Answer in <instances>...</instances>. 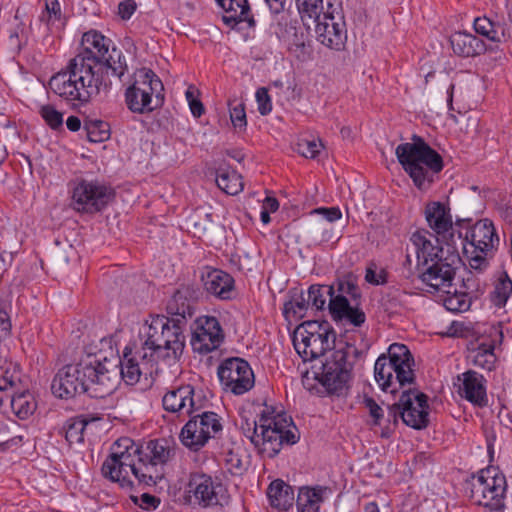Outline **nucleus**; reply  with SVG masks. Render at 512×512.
<instances>
[{
    "mask_svg": "<svg viewBox=\"0 0 512 512\" xmlns=\"http://www.w3.org/2000/svg\"><path fill=\"white\" fill-rule=\"evenodd\" d=\"M116 368L101 351L87 352L77 363L67 364L58 371L52 381V392L64 399L84 393L103 399L116 388Z\"/></svg>",
    "mask_w": 512,
    "mask_h": 512,
    "instance_id": "1",
    "label": "nucleus"
},
{
    "mask_svg": "<svg viewBox=\"0 0 512 512\" xmlns=\"http://www.w3.org/2000/svg\"><path fill=\"white\" fill-rule=\"evenodd\" d=\"M292 340L295 350L304 362L317 359L333 348L325 362L321 363V372L315 373V378L330 394L340 395L348 388L355 361L362 354L355 344L340 341L338 346H335L336 336H315Z\"/></svg>",
    "mask_w": 512,
    "mask_h": 512,
    "instance_id": "2",
    "label": "nucleus"
},
{
    "mask_svg": "<svg viewBox=\"0 0 512 512\" xmlns=\"http://www.w3.org/2000/svg\"><path fill=\"white\" fill-rule=\"evenodd\" d=\"M186 325L164 315L151 317L139 333L140 346L137 354L143 363L159 360H178L185 348Z\"/></svg>",
    "mask_w": 512,
    "mask_h": 512,
    "instance_id": "3",
    "label": "nucleus"
},
{
    "mask_svg": "<svg viewBox=\"0 0 512 512\" xmlns=\"http://www.w3.org/2000/svg\"><path fill=\"white\" fill-rule=\"evenodd\" d=\"M102 84L99 71L93 70L80 57L70 59L66 68L52 76L49 81L51 90L73 105L76 102H89L93 96L99 94Z\"/></svg>",
    "mask_w": 512,
    "mask_h": 512,
    "instance_id": "4",
    "label": "nucleus"
},
{
    "mask_svg": "<svg viewBox=\"0 0 512 512\" xmlns=\"http://www.w3.org/2000/svg\"><path fill=\"white\" fill-rule=\"evenodd\" d=\"M412 140V143L399 144L395 154L414 185L425 189L433 182V175L443 169V159L423 138L414 135Z\"/></svg>",
    "mask_w": 512,
    "mask_h": 512,
    "instance_id": "5",
    "label": "nucleus"
},
{
    "mask_svg": "<svg viewBox=\"0 0 512 512\" xmlns=\"http://www.w3.org/2000/svg\"><path fill=\"white\" fill-rule=\"evenodd\" d=\"M414 358L404 344L393 343L388 354L380 355L374 365V377L382 391L395 394L415 381Z\"/></svg>",
    "mask_w": 512,
    "mask_h": 512,
    "instance_id": "6",
    "label": "nucleus"
},
{
    "mask_svg": "<svg viewBox=\"0 0 512 512\" xmlns=\"http://www.w3.org/2000/svg\"><path fill=\"white\" fill-rule=\"evenodd\" d=\"M118 446L130 447L135 452L136 473L140 475V483L145 485L156 484L163 476V466L175 455L174 448L164 438L135 444L132 439L124 437L118 439Z\"/></svg>",
    "mask_w": 512,
    "mask_h": 512,
    "instance_id": "7",
    "label": "nucleus"
},
{
    "mask_svg": "<svg viewBox=\"0 0 512 512\" xmlns=\"http://www.w3.org/2000/svg\"><path fill=\"white\" fill-rule=\"evenodd\" d=\"M463 228L466 232L462 234V242L458 244L463 247L470 267L482 271L488 266V258L493 257L500 243L494 223L484 218L470 226L469 222L465 221Z\"/></svg>",
    "mask_w": 512,
    "mask_h": 512,
    "instance_id": "8",
    "label": "nucleus"
},
{
    "mask_svg": "<svg viewBox=\"0 0 512 512\" xmlns=\"http://www.w3.org/2000/svg\"><path fill=\"white\" fill-rule=\"evenodd\" d=\"M125 104L135 114H148L164 104V86L154 71L139 69L134 74L133 83L127 87Z\"/></svg>",
    "mask_w": 512,
    "mask_h": 512,
    "instance_id": "9",
    "label": "nucleus"
},
{
    "mask_svg": "<svg viewBox=\"0 0 512 512\" xmlns=\"http://www.w3.org/2000/svg\"><path fill=\"white\" fill-rule=\"evenodd\" d=\"M258 439L259 443L255 446L258 452L264 457L274 458L281 451L284 444H296L300 435L292 419L285 414L269 416L263 411L260 416Z\"/></svg>",
    "mask_w": 512,
    "mask_h": 512,
    "instance_id": "10",
    "label": "nucleus"
},
{
    "mask_svg": "<svg viewBox=\"0 0 512 512\" xmlns=\"http://www.w3.org/2000/svg\"><path fill=\"white\" fill-rule=\"evenodd\" d=\"M186 493L189 502L201 508L223 507L230 500L228 489L222 480L202 472L190 474Z\"/></svg>",
    "mask_w": 512,
    "mask_h": 512,
    "instance_id": "11",
    "label": "nucleus"
},
{
    "mask_svg": "<svg viewBox=\"0 0 512 512\" xmlns=\"http://www.w3.org/2000/svg\"><path fill=\"white\" fill-rule=\"evenodd\" d=\"M424 216L436 242L445 244L447 248L458 249V242H462L465 220L453 223L450 207L439 201L428 202L424 208Z\"/></svg>",
    "mask_w": 512,
    "mask_h": 512,
    "instance_id": "12",
    "label": "nucleus"
},
{
    "mask_svg": "<svg viewBox=\"0 0 512 512\" xmlns=\"http://www.w3.org/2000/svg\"><path fill=\"white\" fill-rule=\"evenodd\" d=\"M506 488L503 474H498L494 469H485L472 477L470 497L474 503L491 511H503Z\"/></svg>",
    "mask_w": 512,
    "mask_h": 512,
    "instance_id": "13",
    "label": "nucleus"
},
{
    "mask_svg": "<svg viewBox=\"0 0 512 512\" xmlns=\"http://www.w3.org/2000/svg\"><path fill=\"white\" fill-rule=\"evenodd\" d=\"M115 198L113 188L98 180L79 179L72 189L73 208L81 213L101 212Z\"/></svg>",
    "mask_w": 512,
    "mask_h": 512,
    "instance_id": "14",
    "label": "nucleus"
},
{
    "mask_svg": "<svg viewBox=\"0 0 512 512\" xmlns=\"http://www.w3.org/2000/svg\"><path fill=\"white\" fill-rule=\"evenodd\" d=\"M398 415L407 426L417 430L426 428L429 424L428 396L416 390L404 391L399 402L389 407L388 417L394 423Z\"/></svg>",
    "mask_w": 512,
    "mask_h": 512,
    "instance_id": "15",
    "label": "nucleus"
},
{
    "mask_svg": "<svg viewBox=\"0 0 512 512\" xmlns=\"http://www.w3.org/2000/svg\"><path fill=\"white\" fill-rule=\"evenodd\" d=\"M136 469L138 466L135 452L130 447H119L117 440L113 444L111 454L103 462L101 472L104 478L118 483L122 488H131L133 481L130 474L140 483V475L136 473Z\"/></svg>",
    "mask_w": 512,
    "mask_h": 512,
    "instance_id": "16",
    "label": "nucleus"
},
{
    "mask_svg": "<svg viewBox=\"0 0 512 512\" xmlns=\"http://www.w3.org/2000/svg\"><path fill=\"white\" fill-rule=\"evenodd\" d=\"M219 381L226 392L242 395L253 388L254 373L249 363L238 357L225 359L217 370Z\"/></svg>",
    "mask_w": 512,
    "mask_h": 512,
    "instance_id": "17",
    "label": "nucleus"
},
{
    "mask_svg": "<svg viewBox=\"0 0 512 512\" xmlns=\"http://www.w3.org/2000/svg\"><path fill=\"white\" fill-rule=\"evenodd\" d=\"M315 33L322 45L336 51L344 49L347 30L341 10L332 3H328L323 16L316 20Z\"/></svg>",
    "mask_w": 512,
    "mask_h": 512,
    "instance_id": "18",
    "label": "nucleus"
},
{
    "mask_svg": "<svg viewBox=\"0 0 512 512\" xmlns=\"http://www.w3.org/2000/svg\"><path fill=\"white\" fill-rule=\"evenodd\" d=\"M460 261L458 249L447 248L445 258L438 259V261L429 263L426 266H421L419 278L434 291L443 290L452 285L455 277V265L460 263Z\"/></svg>",
    "mask_w": 512,
    "mask_h": 512,
    "instance_id": "19",
    "label": "nucleus"
},
{
    "mask_svg": "<svg viewBox=\"0 0 512 512\" xmlns=\"http://www.w3.org/2000/svg\"><path fill=\"white\" fill-rule=\"evenodd\" d=\"M20 384L18 373L5 370L0 374V392H10L7 397L10 399L11 409L18 418L24 420L34 413L37 404L29 391L17 392Z\"/></svg>",
    "mask_w": 512,
    "mask_h": 512,
    "instance_id": "20",
    "label": "nucleus"
},
{
    "mask_svg": "<svg viewBox=\"0 0 512 512\" xmlns=\"http://www.w3.org/2000/svg\"><path fill=\"white\" fill-rule=\"evenodd\" d=\"M201 291L192 284H182L175 290L166 305L168 318L187 325L196 311Z\"/></svg>",
    "mask_w": 512,
    "mask_h": 512,
    "instance_id": "21",
    "label": "nucleus"
},
{
    "mask_svg": "<svg viewBox=\"0 0 512 512\" xmlns=\"http://www.w3.org/2000/svg\"><path fill=\"white\" fill-rule=\"evenodd\" d=\"M223 340L224 334L216 317L202 316L196 319L191 336L194 351L207 354L218 349Z\"/></svg>",
    "mask_w": 512,
    "mask_h": 512,
    "instance_id": "22",
    "label": "nucleus"
},
{
    "mask_svg": "<svg viewBox=\"0 0 512 512\" xmlns=\"http://www.w3.org/2000/svg\"><path fill=\"white\" fill-rule=\"evenodd\" d=\"M163 409L178 416L192 414L201 409L195 400V388L191 384L173 386L162 397Z\"/></svg>",
    "mask_w": 512,
    "mask_h": 512,
    "instance_id": "23",
    "label": "nucleus"
},
{
    "mask_svg": "<svg viewBox=\"0 0 512 512\" xmlns=\"http://www.w3.org/2000/svg\"><path fill=\"white\" fill-rule=\"evenodd\" d=\"M487 380L474 370H467L457 376V392L461 398L475 406L484 407L488 404Z\"/></svg>",
    "mask_w": 512,
    "mask_h": 512,
    "instance_id": "24",
    "label": "nucleus"
},
{
    "mask_svg": "<svg viewBox=\"0 0 512 512\" xmlns=\"http://www.w3.org/2000/svg\"><path fill=\"white\" fill-rule=\"evenodd\" d=\"M111 40L101 33L91 30L82 36V50L75 56L84 59V62L92 66L93 70L102 62L108 53Z\"/></svg>",
    "mask_w": 512,
    "mask_h": 512,
    "instance_id": "25",
    "label": "nucleus"
},
{
    "mask_svg": "<svg viewBox=\"0 0 512 512\" xmlns=\"http://www.w3.org/2000/svg\"><path fill=\"white\" fill-rule=\"evenodd\" d=\"M433 235L425 229H420L412 233L410 241L413 244L417 256V268L426 266L429 263L445 258L443 247L433 244ZM439 243V242H436Z\"/></svg>",
    "mask_w": 512,
    "mask_h": 512,
    "instance_id": "26",
    "label": "nucleus"
},
{
    "mask_svg": "<svg viewBox=\"0 0 512 512\" xmlns=\"http://www.w3.org/2000/svg\"><path fill=\"white\" fill-rule=\"evenodd\" d=\"M201 280L208 294L220 300H231L234 297L235 281L229 273L213 268L202 274Z\"/></svg>",
    "mask_w": 512,
    "mask_h": 512,
    "instance_id": "27",
    "label": "nucleus"
},
{
    "mask_svg": "<svg viewBox=\"0 0 512 512\" xmlns=\"http://www.w3.org/2000/svg\"><path fill=\"white\" fill-rule=\"evenodd\" d=\"M328 310L332 319L336 322L360 327L366 321L364 311L358 304L352 306L347 298L329 300Z\"/></svg>",
    "mask_w": 512,
    "mask_h": 512,
    "instance_id": "28",
    "label": "nucleus"
},
{
    "mask_svg": "<svg viewBox=\"0 0 512 512\" xmlns=\"http://www.w3.org/2000/svg\"><path fill=\"white\" fill-rule=\"evenodd\" d=\"M219 6L225 11L223 21L231 27L241 22H246L249 28L256 25L255 19L250 11L247 0H216Z\"/></svg>",
    "mask_w": 512,
    "mask_h": 512,
    "instance_id": "29",
    "label": "nucleus"
},
{
    "mask_svg": "<svg viewBox=\"0 0 512 512\" xmlns=\"http://www.w3.org/2000/svg\"><path fill=\"white\" fill-rule=\"evenodd\" d=\"M449 42L454 54L463 58L475 57L486 51L485 42L467 32L458 31L453 33Z\"/></svg>",
    "mask_w": 512,
    "mask_h": 512,
    "instance_id": "30",
    "label": "nucleus"
},
{
    "mask_svg": "<svg viewBox=\"0 0 512 512\" xmlns=\"http://www.w3.org/2000/svg\"><path fill=\"white\" fill-rule=\"evenodd\" d=\"M139 347L135 348V352L131 347L126 346L123 351V357L119 359L120 375L123 380L129 384H136L143 371H141L140 364L148 365L149 363H143L141 357L137 354ZM151 365L153 363H150ZM145 374L152 373V371H144Z\"/></svg>",
    "mask_w": 512,
    "mask_h": 512,
    "instance_id": "31",
    "label": "nucleus"
},
{
    "mask_svg": "<svg viewBox=\"0 0 512 512\" xmlns=\"http://www.w3.org/2000/svg\"><path fill=\"white\" fill-rule=\"evenodd\" d=\"M267 496L270 505L282 511L291 508L295 500L293 487L281 479H276L270 483Z\"/></svg>",
    "mask_w": 512,
    "mask_h": 512,
    "instance_id": "32",
    "label": "nucleus"
},
{
    "mask_svg": "<svg viewBox=\"0 0 512 512\" xmlns=\"http://www.w3.org/2000/svg\"><path fill=\"white\" fill-rule=\"evenodd\" d=\"M328 487H301L299 488L296 505L298 512H318L325 500Z\"/></svg>",
    "mask_w": 512,
    "mask_h": 512,
    "instance_id": "33",
    "label": "nucleus"
},
{
    "mask_svg": "<svg viewBox=\"0 0 512 512\" xmlns=\"http://www.w3.org/2000/svg\"><path fill=\"white\" fill-rule=\"evenodd\" d=\"M329 300L338 298H351L356 301L361 298L360 289L351 273L338 277L332 285L327 288Z\"/></svg>",
    "mask_w": 512,
    "mask_h": 512,
    "instance_id": "34",
    "label": "nucleus"
},
{
    "mask_svg": "<svg viewBox=\"0 0 512 512\" xmlns=\"http://www.w3.org/2000/svg\"><path fill=\"white\" fill-rule=\"evenodd\" d=\"M287 44L288 51L298 60L305 61L310 57L309 45L306 44V37L302 30L295 26H288L282 36Z\"/></svg>",
    "mask_w": 512,
    "mask_h": 512,
    "instance_id": "35",
    "label": "nucleus"
},
{
    "mask_svg": "<svg viewBox=\"0 0 512 512\" xmlns=\"http://www.w3.org/2000/svg\"><path fill=\"white\" fill-rule=\"evenodd\" d=\"M192 418H197V424L200 427L199 437L202 441H209L211 438H216L222 431V423L219 415L212 411H203L195 415H191Z\"/></svg>",
    "mask_w": 512,
    "mask_h": 512,
    "instance_id": "36",
    "label": "nucleus"
},
{
    "mask_svg": "<svg viewBox=\"0 0 512 512\" xmlns=\"http://www.w3.org/2000/svg\"><path fill=\"white\" fill-rule=\"evenodd\" d=\"M494 350L495 346L492 342L480 343L469 351L468 359L474 366L491 371L497 360Z\"/></svg>",
    "mask_w": 512,
    "mask_h": 512,
    "instance_id": "37",
    "label": "nucleus"
},
{
    "mask_svg": "<svg viewBox=\"0 0 512 512\" xmlns=\"http://www.w3.org/2000/svg\"><path fill=\"white\" fill-rule=\"evenodd\" d=\"M216 183L228 195H237L244 188L242 176L230 167H220L217 169Z\"/></svg>",
    "mask_w": 512,
    "mask_h": 512,
    "instance_id": "38",
    "label": "nucleus"
},
{
    "mask_svg": "<svg viewBox=\"0 0 512 512\" xmlns=\"http://www.w3.org/2000/svg\"><path fill=\"white\" fill-rule=\"evenodd\" d=\"M512 295V280L507 272L501 271L497 274L493 290L490 292V301L497 308H503Z\"/></svg>",
    "mask_w": 512,
    "mask_h": 512,
    "instance_id": "39",
    "label": "nucleus"
},
{
    "mask_svg": "<svg viewBox=\"0 0 512 512\" xmlns=\"http://www.w3.org/2000/svg\"><path fill=\"white\" fill-rule=\"evenodd\" d=\"M473 27L476 33L486 37L493 42H501L506 38V29L504 25L491 21L488 17H477L474 20Z\"/></svg>",
    "mask_w": 512,
    "mask_h": 512,
    "instance_id": "40",
    "label": "nucleus"
},
{
    "mask_svg": "<svg viewBox=\"0 0 512 512\" xmlns=\"http://www.w3.org/2000/svg\"><path fill=\"white\" fill-rule=\"evenodd\" d=\"M104 66L106 70L111 71V75L119 78L120 80L128 71V65L125 55L122 50L113 46L111 50L103 57L102 62L99 64Z\"/></svg>",
    "mask_w": 512,
    "mask_h": 512,
    "instance_id": "41",
    "label": "nucleus"
},
{
    "mask_svg": "<svg viewBox=\"0 0 512 512\" xmlns=\"http://www.w3.org/2000/svg\"><path fill=\"white\" fill-rule=\"evenodd\" d=\"M315 336H336L333 328L327 321H305L295 329L293 338H307Z\"/></svg>",
    "mask_w": 512,
    "mask_h": 512,
    "instance_id": "42",
    "label": "nucleus"
},
{
    "mask_svg": "<svg viewBox=\"0 0 512 512\" xmlns=\"http://www.w3.org/2000/svg\"><path fill=\"white\" fill-rule=\"evenodd\" d=\"M197 418H192L190 416L189 421L183 426L181 432L179 434V439L181 443L191 451L197 452L201 448H203L207 441H202L199 437L200 427L198 426Z\"/></svg>",
    "mask_w": 512,
    "mask_h": 512,
    "instance_id": "43",
    "label": "nucleus"
},
{
    "mask_svg": "<svg viewBox=\"0 0 512 512\" xmlns=\"http://www.w3.org/2000/svg\"><path fill=\"white\" fill-rule=\"evenodd\" d=\"M309 308V300L304 296L303 291L294 292L289 301L285 302L283 313L286 318H303Z\"/></svg>",
    "mask_w": 512,
    "mask_h": 512,
    "instance_id": "44",
    "label": "nucleus"
},
{
    "mask_svg": "<svg viewBox=\"0 0 512 512\" xmlns=\"http://www.w3.org/2000/svg\"><path fill=\"white\" fill-rule=\"evenodd\" d=\"M446 296L443 298L444 307L451 312L460 313L467 311L471 306V297L469 292H458L453 293L449 290L445 291Z\"/></svg>",
    "mask_w": 512,
    "mask_h": 512,
    "instance_id": "45",
    "label": "nucleus"
},
{
    "mask_svg": "<svg viewBox=\"0 0 512 512\" xmlns=\"http://www.w3.org/2000/svg\"><path fill=\"white\" fill-rule=\"evenodd\" d=\"M84 128L87 138L90 142H103L110 137V128L107 122L101 120H88L85 122Z\"/></svg>",
    "mask_w": 512,
    "mask_h": 512,
    "instance_id": "46",
    "label": "nucleus"
},
{
    "mask_svg": "<svg viewBox=\"0 0 512 512\" xmlns=\"http://www.w3.org/2000/svg\"><path fill=\"white\" fill-rule=\"evenodd\" d=\"M86 426L87 421L82 418L71 419L67 422L65 426V439L70 446L84 441Z\"/></svg>",
    "mask_w": 512,
    "mask_h": 512,
    "instance_id": "47",
    "label": "nucleus"
},
{
    "mask_svg": "<svg viewBox=\"0 0 512 512\" xmlns=\"http://www.w3.org/2000/svg\"><path fill=\"white\" fill-rule=\"evenodd\" d=\"M327 285L313 284L308 289L307 299L311 309L322 310L326 304Z\"/></svg>",
    "mask_w": 512,
    "mask_h": 512,
    "instance_id": "48",
    "label": "nucleus"
},
{
    "mask_svg": "<svg viewBox=\"0 0 512 512\" xmlns=\"http://www.w3.org/2000/svg\"><path fill=\"white\" fill-rule=\"evenodd\" d=\"M298 10L302 16L306 15L315 20L321 18L320 12L323 9V0H296Z\"/></svg>",
    "mask_w": 512,
    "mask_h": 512,
    "instance_id": "49",
    "label": "nucleus"
},
{
    "mask_svg": "<svg viewBox=\"0 0 512 512\" xmlns=\"http://www.w3.org/2000/svg\"><path fill=\"white\" fill-rule=\"evenodd\" d=\"M41 117L46 124L53 130H56L63 125V115L55 109L52 105H43L39 111Z\"/></svg>",
    "mask_w": 512,
    "mask_h": 512,
    "instance_id": "50",
    "label": "nucleus"
},
{
    "mask_svg": "<svg viewBox=\"0 0 512 512\" xmlns=\"http://www.w3.org/2000/svg\"><path fill=\"white\" fill-rule=\"evenodd\" d=\"M365 280L373 285H384L388 282V272L385 268H378L376 263L370 262L366 268Z\"/></svg>",
    "mask_w": 512,
    "mask_h": 512,
    "instance_id": "51",
    "label": "nucleus"
},
{
    "mask_svg": "<svg viewBox=\"0 0 512 512\" xmlns=\"http://www.w3.org/2000/svg\"><path fill=\"white\" fill-rule=\"evenodd\" d=\"M322 147L321 142L316 140L301 139L296 144V151L305 158L314 159L318 156Z\"/></svg>",
    "mask_w": 512,
    "mask_h": 512,
    "instance_id": "52",
    "label": "nucleus"
},
{
    "mask_svg": "<svg viewBox=\"0 0 512 512\" xmlns=\"http://www.w3.org/2000/svg\"><path fill=\"white\" fill-rule=\"evenodd\" d=\"M229 105H230V109H229L230 119H231V122H232L234 128H239V129L245 128L247 125V120H246V112H245L244 104L237 103L236 105L233 106L232 103H230Z\"/></svg>",
    "mask_w": 512,
    "mask_h": 512,
    "instance_id": "53",
    "label": "nucleus"
},
{
    "mask_svg": "<svg viewBox=\"0 0 512 512\" xmlns=\"http://www.w3.org/2000/svg\"><path fill=\"white\" fill-rule=\"evenodd\" d=\"M255 96L259 113L263 116L268 115L272 111V101L268 89L265 87L258 88Z\"/></svg>",
    "mask_w": 512,
    "mask_h": 512,
    "instance_id": "54",
    "label": "nucleus"
},
{
    "mask_svg": "<svg viewBox=\"0 0 512 512\" xmlns=\"http://www.w3.org/2000/svg\"><path fill=\"white\" fill-rule=\"evenodd\" d=\"M365 407L369 410L370 416L373 418V425L380 426L383 419V409L376 403L372 397L364 398Z\"/></svg>",
    "mask_w": 512,
    "mask_h": 512,
    "instance_id": "55",
    "label": "nucleus"
},
{
    "mask_svg": "<svg viewBox=\"0 0 512 512\" xmlns=\"http://www.w3.org/2000/svg\"><path fill=\"white\" fill-rule=\"evenodd\" d=\"M45 10L47 12V24L61 19L62 11L58 0H45Z\"/></svg>",
    "mask_w": 512,
    "mask_h": 512,
    "instance_id": "56",
    "label": "nucleus"
},
{
    "mask_svg": "<svg viewBox=\"0 0 512 512\" xmlns=\"http://www.w3.org/2000/svg\"><path fill=\"white\" fill-rule=\"evenodd\" d=\"M242 430L245 437H247L254 446L259 443L260 420L258 422L253 421V423L246 422V426H243Z\"/></svg>",
    "mask_w": 512,
    "mask_h": 512,
    "instance_id": "57",
    "label": "nucleus"
},
{
    "mask_svg": "<svg viewBox=\"0 0 512 512\" xmlns=\"http://www.w3.org/2000/svg\"><path fill=\"white\" fill-rule=\"evenodd\" d=\"M313 213L322 214L329 222H334L342 217V212L338 207H321L313 210Z\"/></svg>",
    "mask_w": 512,
    "mask_h": 512,
    "instance_id": "58",
    "label": "nucleus"
},
{
    "mask_svg": "<svg viewBox=\"0 0 512 512\" xmlns=\"http://www.w3.org/2000/svg\"><path fill=\"white\" fill-rule=\"evenodd\" d=\"M136 10V3L133 0L122 1L118 5V14L123 20L129 19Z\"/></svg>",
    "mask_w": 512,
    "mask_h": 512,
    "instance_id": "59",
    "label": "nucleus"
},
{
    "mask_svg": "<svg viewBox=\"0 0 512 512\" xmlns=\"http://www.w3.org/2000/svg\"><path fill=\"white\" fill-rule=\"evenodd\" d=\"M160 504V499L154 495L143 493L140 497L139 506L143 509H156Z\"/></svg>",
    "mask_w": 512,
    "mask_h": 512,
    "instance_id": "60",
    "label": "nucleus"
},
{
    "mask_svg": "<svg viewBox=\"0 0 512 512\" xmlns=\"http://www.w3.org/2000/svg\"><path fill=\"white\" fill-rule=\"evenodd\" d=\"M10 328L11 324L7 313L3 310H0V339L8 335Z\"/></svg>",
    "mask_w": 512,
    "mask_h": 512,
    "instance_id": "61",
    "label": "nucleus"
},
{
    "mask_svg": "<svg viewBox=\"0 0 512 512\" xmlns=\"http://www.w3.org/2000/svg\"><path fill=\"white\" fill-rule=\"evenodd\" d=\"M279 208V202L275 197L267 196L263 201L262 209L268 212H276Z\"/></svg>",
    "mask_w": 512,
    "mask_h": 512,
    "instance_id": "62",
    "label": "nucleus"
},
{
    "mask_svg": "<svg viewBox=\"0 0 512 512\" xmlns=\"http://www.w3.org/2000/svg\"><path fill=\"white\" fill-rule=\"evenodd\" d=\"M188 104H189L191 113L194 117L199 118L204 114V111H205L204 106L198 98L194 101H190V103H188Z\"/></svg>",
    "mask_w": 512,
    "mask_h": 512,
    "instance_id": "63",
    "label": "nucleus"
},
{
    "mask_svg": "<svg viewBox=\"0 0 512 512\" xmlns=\"http://www.w3.org/2000/svg\"><path fill=\"white\" fill-rule=\"evenodd\" d=\"M265 2L272 13L279 14L284 10L286 0H265Z\"/></svg>",
    "mask_w": 512,
    "mask_h": 512,
    "instance_id": "64",
    "label": "nucleus"
}]
</instances>
